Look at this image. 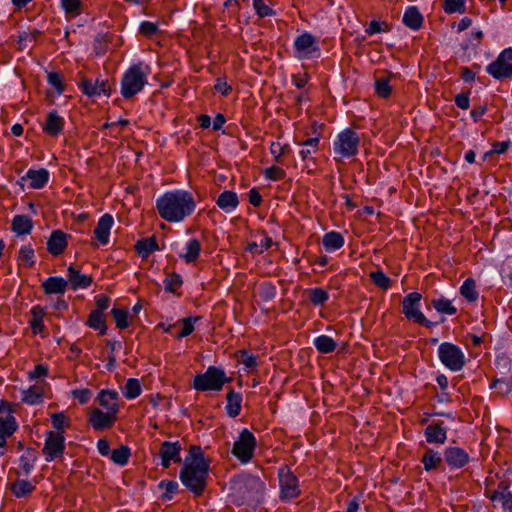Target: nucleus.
I'll use <instances>...</instances> for the list:
<instances>
[{
	"mask_svg": "<svg viewBox=\"0 0 512 512\" xmlns=\"http://www.w3.org/2000/svg\"><path fill=\"white\" fill-rule=\"evenodd\" d=\"M197 207L193 194L184 189L166 191L156 199V209L162 219L180 223L191 216Z\"/></svg>",
	"mask_w": 512,
	"mask_h": 512,
	"instance_id": "obj_1",
	"label": "nucleus"
},
{
	"mask_svg": "<svg viewBox=\"0 0 512 512\" xmlns=\"http://www.w3.org/2000/svg\"><path fill=\"white\" fill-rule=\"evenodd\" d=\"M228 498L247 512H256V476L246 472L233 476L229 481Z\"/></svg>",
	"mask_w": 512,
	"mask_h": 512,
	"instance_id": "obj_2",
	"label": "nucleus"
},
{
	"mask_svg": "<svg viewBox=\"0 0 512 512\" xmlns=\"http://www.w3.org/2000/svg\"><path fill=\"white\" fill-rule=\"evenodd\" d=\"M148 72L144 71V64L138 62L124 71L120 81V92L124 99H131L148 84Z\"/></svg>",
	"mask_w": 512,
	"mask_h": 512,
	"instance_id": "obj_3",
	"label": "nucleus"
},
{
	"mask_svg": "<svg viewBox=\"0 0 512 512\" xmlns=\"http://www.w3.org/2000/svg\"><path fill=\"white\" fill-rule=\"evenodd\" d=\"M222 367L210 365L204 373H198L193 379V388L200 392L221 391L223 386L230 382Z\"/></svg>",
	"mask_w": 512,
	"mask_h": 512,
	"instance_id": "obj_4",
	"label": "nucleus"
},
{
	"mask_svg": "<svg viewBox=\"0 0 512 512\" xmlns=\"http://www.w3.org/2000/svg\"><path fill=\"white\" fill-rule=\"evenodd\" d=\"M210 469L201 468L199 466L182 465L179 471V479L182 485L191 492L195 497L204 494L207 487Z\"/></svg>",
	"mask_w": 512,
	"mask_h": 512,
	"instance_id": "obj_5",
	"label": "nucleus"
},
{
	"mask_svg": "<svg viewBox=\"0 0 512 512\" xmlns=\"http://www.w3.org/2000/svg\"><path fill=\"white\" fill-rule=\"evenodd\" d=\"M361 138L352 128H345L339 132L333 141L335 160L347 159L355 156L359 151Z\"/></svg>",
	"mask_w": 512,
	"mask_h": 512,
	"instance_id": "obj_6",
	"label": "nucleus"
},
{
	"mask_svg": "<svg viewBox=\"0 0 512 512\" xmlns=\"http://www.w3.org/2000/svg\"><path fill=\"white\" fill-rule=\"evenodd\" d=\"M256 438L248 429L243 428L233 443L232 455L243 465L248 464L254 456Z\"/></svg>",
	"mask_w": 512,
	"mask_h": 512,
	"instance_id": "obj_7",
	"label": "nucleus"
},
{
	"mask_svg": "<svg viewBox=\"0 0 512 512\" xmlns=\"http://www.w3.org/2000/svg\"><path fill=\"white\" fill-rule=\"evenodd\" d=\"M441 363L451 371L457 372L465 366L466 358L462 349L450 342H443L438 347Z\"/></svg>",
	"mask_w": 512,
	"mask_h": 512,
	"instance_id": "obj_8",
	"label": "nucleus"
},
{
	"mask_svg": "<svg viewBox=\"0 0 512 512\" xmlns=\"http://www.w3.org/2000/svg\"><path fill=\"white\" fill-rule=\"evenodd\" d=\"M422 295L418 292L407 294L402 300V313L409 321L430 328L433 323L426 318L420 309Z\"/></svg>",
	"mask_w": 512,
	"mask_h": 512,
	"instance_id": "obj_9",
	"label": "nucleus"
},
{
	"mask_svg": "<svg viewBox=\"0 0 512 512\" xmlns=\"http://www.w3.org/2000/svg\"><path fill=\"white\" fill-rule=\"evenodd\" d=\"M294 55L297 59H312L320 56L318 40L309 32L298 35L293 44Z\"/></svg>",
	"mask_w": 512,
	"mask_h": 512,
	"instance_id": "obj_10",
	"label": "nucleus"
},
{
	"mask_svg": "<svg viewBox=\"0 0 512 512\" xmlns=\"http://www.w3.org/2000/svg\"><path fill=\"white\" fill-rule=\"evenodd\" d=\"M280 499L289 501L301 494L298 478L289 467L282 465L278 470Z\"/></svg>",
	"mask_w": 512,
	"mask_h": 512,
	"instance_id": "obj_11",
	"label": "nucleus"
},
{
	"mask_svg": "<svg viewBox=\"0 0 512 512\" xmlns=\"http://www.w3.org/2000/svg\"><path fill=\"white\" fill-rule=\"evenodd\" d=\"M486 72L498 80L512 77V47L501 51L496 60L486 67Z\"/></svg>",
	"mask_w": 512,
	"mask_h": 512,
	"instance_id": "obj_12",
	"label": "nucleus"
},
{
	"mask_svg": "<svg viewBox=\"0 0 512 512\" xmlns=\"http://www.w3.org/2000/svg\"><path fill=\"white\" fill-rule=\"evenodd\" d=\"M81 92L91 99H98L102 96L109 97L112 93L108 80L97 78L95 81L88 78H82L78 83Z\"/></svg>",
	"mask_w": 512,
	"mask_h": 512,
	"instance_id": "obj_13",
	"label": "nucleus"
},
{
	"mask_svg": "<svg viewBox=\"0 0 512 512\" xmlns=\"http://www.w3.org/2000/svg\"><path fill=\"white\" fill-rule=\"evenodd\" d=\"M118 413L111 408V411H103L99 408H93L88 414L89 425L97 432H103L111 429L116 420Z\"/></svg>",
	"mask_w": 512,
	"mask_h": 512,
	"instance_id": "obj_14",
	"label": "nucleus"
},
{
	"mask_svg": "<svg viewBox=\"0 0 512 512\" xmlns=\"http://www.w3.org/2000/svg\"><path fill=\"white\" fill-rule=\"evenodd\" d=\"M65 441V436L61 433H54L52 431L47 433L43 448V454L47 462H52L63 455L65 451Z\"/></svg>",
	"mask_w": 512,
	"mask_h": 512,
	"instance_id": "obj_15",
	"label": "nucleus"
},
{
	"mask_svg": "<svg viewBox=\"0 0 512 512\" xmlns=\"http://www.w3.org/2000/svg\"><path fill=\"white\" fill-rule=\"evenodd\" d=\"M182 445L179 441H163L159 450L160 465L167 469L171 463H181Z\"/></svg>",
	"mask_w": 512,
	"mask_h": 512,
	"instance_id": "obj_16",
	"label": "nucleus"
},
{
	"mask_svg": "<svg viewBox=\"0 0 512 512\" xmlns=\"http://www.w3.org/2000/svg\"><path fill=\"white\" fill-rule=\"evenodd\" d=\"M72 236L60 229L52 230L47 239V251L53 256L61 255L68 247V241Z\"/></svg>",
	"mask_w": 512,
	"mask_h": 512,
	"instance_id": "obj_17",
	"label": "nucleus"
},
{
	"mask_svg": "<svg viewBox=\"0 0 512 512\" xmlns=\"http://www.w3.org/2000/svg\"><path fill=\"white\" fill-rule=\"evenodd\" d=\"M444 460L451 469H460L469 463L470 456L460 447H447L444 451Z\"/></svg>",
	"mask_w": 512,
	"mask_h": 512,
	"instance_id": "obj_18",
	"label": "nucleus"
},
{
	"mask_svg": "<svg viewBox=\"0 0 512 512\" xmlns=\"http://www.w3.org/2000/svg\"><path fill=\"white\" fill-rule=\"evenodd\" d=\"M114 225V218L111 214H103L97 222L94 236L101 246H106L110 241V232Z\"/></svg>",
	"mask_w": 512,
	"mask_h": 512,
	"instance_id": "obj_19",
	"label": "nucleus"
},
{
	"mask_svg": "<svg viewBox=\"0 0 512 512\" xmlns=\"http://www.w3.org/2000/svg\"><path fill=\"white\" fill-rule=\"evenodd\" d=\"M41 286L47 296H64L69 287V282L62 276H49L42 282Z\"/></svg>",
	"mask_w": 512,
	"mask_h": 512,
	"instance_id": "obj_20",
	"label": "nucleus"
},
{
	"mask_svg": "<svg viewBox=\"0 0 512 512\" xmlns=\"http://www.w3.org/2000/svg\"><path fill=\"white\" fill-rule=\"evenodd\" d=\"M486 495L494 503L500 504L504 510L512 511V491L507 483L501 482L496 490L489 494L486 492Z\"/></svg>",
	"mask_w": 512,
	"mask_h": 512,
	"instance_id": "obj_21",
	"label": "nucleus"
},
{
	"mask_svg": "<svg viewBox=\"0 0 512 512\" xmlns=\"http://www.w3.org/2000/svg\"><path fill=\"white\" fill-rule=\"evenodd\" d=\"M73 291L87 289L92 284V277L82 274L74 265L67 268V279Z\"/></svg>",
	"mask_w": 512,
	"mask_h": 512,
	"instance_id": "obj_22",
	"label": "nucleus"
},
{
	"mask_svg": "<svg viewBox=\"0 0 512 512\" xmlns=\"http://www.w3.org/2000/svg\"><path fill=\"white\" fill-rule=\"evenodd\" d=\"M49 171L46 168L32 169L30 168L21 180H29V187L32 189H41L49 181Z\"/></svg>",
	"mask_w": 512,
	"mask_h": 512,
	"instance_id": "obj_23",
	"label": "nucleus"
},
{
	"mask_svg": "<svg viewBox=\"0 0 512 512\" xmlns=\"http://www.w3.org/2000/svg\"><path fill=\"white\" fill-rule=\"evenodd\" d=\"M65 125V120L61 117L56 110H52L48 113L46 122L43 125V131L52 136L57 137L62 133Z\"/></svg>",
	"mask_w": 512,
	"mask_h": 512,
	"instance_id": "obj_24",
	"label": "nucleus"
},
{
	"mask_svg": "<svg viewBox=\"0 0 512 512\" xmlns=\"http://www.w3.org/2000/svg\"><path fill=\"white\" fill-rule=\"evenodd\" d=\"M424 435L430 444H444L447 440V428L442 423H431L425 428Z\"/></svg>",
	"mask_w": 512,
	"mask_h": 512,
	"instance_id": "obj_25",
	"label": "nucleus"
},
{
	"mask_svg": "<svg viewBox=\"0 0 512 512\" xmlns=\"http://www.w3.org/2000/svg\"><path fill=\"white\" fill-rule=\"evenodd\" d=\"M202 246L197 238H190L184 245L183 251L178 253L180 259L187 264L194 263L200 256Z\"/></svg>",
	"mask_w": 512,
	"mask_h": 512,
	"instance_id": "obj_26",
	"label": "nucleus"
},
{
	"mask_svg": "<svg viewBox=\"0 0 512 512\" xmlns=\"http://www.w3.org/2000/svg\"><path fill=\"white\" fill-rule=\"evenodd\" d=\"M17 429L18 423L13 415L9 414L5 419L0 418V450L6 446V439ZM4 453V451H0V456H3Z\"/></svg>",
	"mask_w": 512,
	"mask_h": 512,
	"instance_id": "obj_27",
	"label": "nucleus"
},
{
	"mask_svg": "<svg viewBox=\"0 0 512 512\" xmlns=\"http://www.w3.org/2000/svg\"><path fill=\"white\" fill-rule=\"evenodd\" d=\"M118 398V392L110 389H102L97 395V401L101 407L106 411H111L112 408L116 413H119L120 410V406L117 402Z\"/></svg>",
	"mask_w": 512,
	"mask_h": 512,
	"instance_id": "obj_28",
	"label": "nucleus"
},
{
	"mask_svg": "<svg viewBox=\"0 0 512 512\" xmlns=\"http://www.w3.org/2000/svg\"><path fill=\"white\" fill-rule=\"evenodd\" d=\"M184 466H199L201 468L210 469V464L205 458L204 453L200 446H191L188 455L183 461Z\"/></svg>",
	"mask_w": 512,
	"mask_h": 512,
	"instance_id": "obj_29",
	"label": "nucleus"
},
{
	"mask_svg": "<svg viewBox=\"0 0 512 512\" xmlns=\"http://www.w3.org/2000/svg\"><path fill=\"white\" fill-rule=\"evenodd\" d=\"M217 206L226 213L233 212L239 204L238 196L235 192L225 190L218 196L216 200Z\"/></svg>",
	"mask_w": 512,
	"mask_h": 512,
	"instance_id": "obj_30",
	"label": "nucleus"
},
{
	"mask_svg": "<svg viewBox=\"0 0 512 512\" xmlns=\"http://www.w3.org/2000/svg\"><path fill=\"white\" fill-rule=\"evenodd\" d=\"M159 250L156 238H141L135 243V251L142 259H147L153 252Z\"/></svg>",
	"mask_w": 512,
	"mask_h": 512,
	"instance_id": "obj_31",
	"label": "nucleus"
},
{
	"mask_svg": "<svg viewBox=\"0 0 512 512\" xmlns=\"http://www.w3.org/2000/svg\"><path fill=\"white\" fill-rule=\"evenodd\" d=\"M37 483L38 481L35 479L34 483L26 479H17L10 484V490L16 498H25L35 490V484Z\"/></svg>",
	"mask_w": 512,
	"mask_h": 512,
	"instance_id": "obj_32",
	"label": "nucleus"
},
{
	"mask_svg": "<svg viewBox=\"0 0 512 512\" xmlns=\"http://www.w3.org/2000/svg\"><path fill=\"white\" fill-rule=\"evenodd\" d=\"M33 230V221L27 215H15L12 219V231L18 236L28 235Z\"/></svg>",
	"mask_w": 512,
	"mask_h": 512,
	"instance_id": "obj_33",
	"label": "nucleus"
},
{
	"mask_svg": "<svg viewBox=\"0 0 512 512\" xmlns=\"http://www.w3.org/2000/svg\"><path fill=\"white\" fill-rule=\"evenodd\" d=\"M403 23L412 30H418L423 24V16L415 6H409L403 15Z\"/></svg>",
	"mask_w": 512,
	"mask_h": 512,
	"instance_id": "obj_34",
	"label": "nucleus"
},
{
	"mask_svg": "<svg viewBox=\"0 0 512 512\" xmlns=\"http://www.w3.org/2000/svg\"><path fill=\"white\" fill-rule=\"evenodd\" d=\"M21 400L27 405H39L44 401L43 391L36 385L30 386L21 391Z\"/></svg>",
	"mask_w": 512,
	"mask_h": 512,
	"instance_id": "obj_35",
	"label": "nucleus"
},
{
	"mask_svg": "<svg viewBox=\"0 0 512 512\" xmlns=\"http://www.w3.org/2000/svg\"><path fill=\"white\" fill-rule=\"evenodd\" d=\"M85 325L98 332L99 335H106L108 328L106 325L105 314L91 311Z\"/></svg>",
	"mask_w": 512,
	"mask_h": 512,
	"instance_id": "obj_36",
	"label": "nucleus"
},
{
	"mask_svg": "<svg viewBox=\"0 0 512 512\" xmlns=\"http://www.w3.org/2000/svg\"><path fill=\"white\" fill-rule=\"evenodd\" d=\"M320 138V133H317L314 137H310L302 142H296L298 145L302 146V149L299 152L302 160H306L318 151Z\"/></svg>",
	"mask_w": 512,
	"mask_h": 512,
	"instance_id": "obj_37",
	"label": "nucleus"
},
{
	"mask_svg": "<svg viewBox=\"0 0 512 512\" xmlns=\"http://www.w3.org/2000/svg\"><path fill=\"white\" fill-rule=\"evenodd\" d=\"M344 242V237L339 232L335 231L326 233L322 239L323 247L327 252H334L342 248Z\"/></svg>",
	"mask_w": 512,
	"mask_h": 512,
	"instance_id": "obj_38",
	"label": "nucleus"
},
{
	"mask_svg": "<svg viewBox=\"0 0 512 512\" xmlns=\"http://www.w3.org/2000/svg\"><path fill=\"white\" fill-rule=\"evenodd\" d=\"M442 460L441 453L431 448L427 449L421 458V462L426 471L437 469L442 463Z\"/></svg>",
	"mask_w": 512,
	"mask_h": 512,
	"instance_id": "obj_39",
	"label": "nucleus"
},
{
	"mask_svg": "<svg viewBox=\"0 0 512 512\" xmlns=\"http://www.w3.org/2000/svg\"><path fill=\"white\" fill-rule=\"evenodd\" d=\"M241 403L242 395L231 390L227 394V404L225 407L227 414L232 418L237 417L241 411Z\"/></svg>",
	"mask_w": 512,
	"mask_h": 512,
	"instance_id": "obj_40",
	"label": "nucleus"
},
{
	"mask_svg": "<svg viewBox=\"0 0 512 512\" xmlns=\"http://www.w3.org/2000/svg\"><path fill=\"white\" fill-rule=\"evenodd\" d=\"M313 345L322 354L332 353L337 347L335 340L324 334L314 338Z\"/></svg>",
	"mask_w": 512,
	"mask_h": 512,
	"instance_id": "obj_41",
	"label": "nucleus"
},
{
	"mask_svg": "<svg viewBox=\"0 0 512 512\" xmlns=\"http://www.w3.org/2000/svg\"><path fill=\"white\" fill-rule=\"evenodd\" d=\"M431 305L440 314L455 315L457 313V308L452 301L443 296L432 299Z\"/></svg>",
	"mask_w": 512,
	"mask_h": 512,
	"instance_id": "obj_42",
	"label": "nucleus"
},
{
	"mask_svg": "<svg viewBox=\"0 0 512 512\" xmlns=\"http://www.w3.org/2000/svg\"><path fill=\"white\" fill-rule=\"evenodd\" d=\"M131 456V449L127 445H121L119 448L114 449L109 458L110 460L121 467L125 466L129 462Z\"/></svg>",
	"mask_w": 512,
	"mask_h": 512,
	"instance_id": "obj_43",
	"label": "nucleus"
},
{
	"mask_svg": "<svg viewBox=\"0 0 512 512\" xmlns=\"http://www.w3.org/2000/svg\"><path fill=\"white\" fill-rule=\"evenodd\" d=\"M123 395L127 400H134L142 393L141 383L136 378H129L124 386Z\"/></svg>",
	"mask_w": 512,
	"mask_h": 512,
	"instance_id": "obj_44",
	"label": "nucleus"
},
{
	"mask_svg": "<svg viewBox=\"0 0 512 512\" xmlns=\"http://www.w3.org/2000/svg\"><path fill=\"white\" fill-rule=\"evenodd\" d=\"M460 294L468 301L475 302L478 299L476 282L472 278H467L460 287Z\"/></svg>",
	"mask_w": 512,
	"mask_h": 512,
	"instance_id": "obj_45",
	"label": "nucleus"
},
{
	"mask_svg": "<svg viewBox=\"0 0 512 512\" xmlns=\"http://www.w3.org/2000/svg\"><path fill=\"white\" fill-rule=\"evenodd\" d=\"M158 488L165 490L161 495V499L166 502L173 500L174 495L179 491V484L174 480H161Z\"/></svg>",
	"mask_w": 512,
	"mask_h": 512,
	"instance_id": "obj_46",
	"label": "nucleus"
},
{
	"mask_svg": "<svg viewBox=\"0 0 512 512\" xmlns=\"http://www.w3.org/2000/svg\"><path fill=\"white\" fill-rule=\"evenodd\" d=\"M200 320L198 316H188L179 320L182 330L175 336L177 339L185 338L191 335L195 329V324Z\"/></svg>",
	"mask_w": 512,
	"mask_h": 512,
	"instance_id": "obj_47",
	"label": "nucleus"
},
{
	"mask_svg": "<svg viewBox=\"0 0 512 512\" xmlns=\"http://www.w3.org/2000/svg\"><path fill=\"white\" fill-rule=\"evenodd\" d=\"M164 290L168 293H175L183 285V278L179 273H168L163 280Z\"/></svg>",
	"mask_w": 512,
	"mask_h": 512,
	"instance_id": "obj_48",
	"label": "nucleus"
},
{
	"mask_svg": "<svg viewBox=\"0 0 512 512\" xmlns=\"http://www.w3.org/2000/svg\"><path fill=\"white\" fill-rule=\"evenodd\" d=\"M60 7L66 15L76 17L82 13L83 4L81 0H60Z\"/></svg>",
	"mask_w": 512,
	"mask_h": 512,
	"instance_id": "obj_49",
	"label": "nucleus"
},
{
	"mask_svg": "<svg viewBox=\"0 0 512 512\" xmlns=\"http://www.w3.org/2000/svg\"><path fill=\"white\" fill-rule=\"evenodd\" d=\"M51 423L56 433H61L62 435H64L65 428L69 427L71 424L69 418L63 411L53 413L51 415Z\"/></svg>",
	"mask_w": 512,
	"mask_h": 512,
	"instance_id": "obj_50",
	"label": "nucleus"
},
{
	"mask_svg": "<svg viewBox=\"0 0 512 512\" xmlns=\"http://www.w3.org/2000/svg\"><path fill=\"white\" fill-rule=\"evenodd\" d=\"M111 314L115 320L117 328L126 329L129 326V313L126 309L114 307L111 309Z\"/></svg>",
	"mask_w": 512,
	"mask_h": 512,
	"instance_id": "obj_51",
	"label": "nucleus"
},
{
	"mask_svg": "<svg viewBox=\"0 0 512 512\" xmlns=\"http://www.w3.org/2000/svg\"><path fill=\"white\" fill-rule=\"evenodd\" d=\"M47 82L52 86L58 95H62L65 92V85L61 73L56 71H50L47 73Z\"/></svg>",
	"mask_w": 512,
	"mask_h": 512,
	"instance_id": "obj_52",
	"label": "nucleus"
},
{
	"mask_svg": "<svg viewBox=\"0 0 512 512\" xmlns=\"http://www.w3.org/2000/svg\"><path fill=\"white\" fill-rule=\"evenodd\" d=\"M18 257H19V259L24 260L28 267H32L36 263L35 251L30 244L22 245L20 247Z\"/></svg>",
	"mask_w": 512,
	"mask_h": 512,
	"instance_id": "obj_53",
	"label": "nucleus"
},
{
	"mask_svg": "<svg viewBox=\"0 0 512 512\" xmlns=\"http://www.w3.org/2000/svg\"><path fill=\"white\" fill-rule=\"evenodd\" d=\"M372 282L379 288L387 290L391 286V280L381 270H377L370 273Z\"/></svg>",
	"mask_w": 512,
	"mask_h": 512,
	"instance_id": "obj_54",
	"label": "nucleus"
},
{
	"mask_svg": "<svg viewBox=\"0 0 512 512\" xmlns=\"http://www.w3.org/2000/svg\"><path fill=\"white\" fill-rule=\"evenodd\" d=\"M309 299L312 304L319 306L323 305L329 299V295L327 291L322 288H312L309 291Z\"/></svg>",
	"mask_w": 512,
	"mask_h": 512,
	"instance_id": "obj_55",
	"label": "nucleus"
},
{
	"mask_svg": "<svg viewBox=\"0 0 512 512\" xmlns=\"http://www.w3.org/2000/svg\"><path fill=\"white\" fill-rule=\"evenodd\" d=\"M70 397L78 400L79 404L85 405L90 401L92 391L88 388H76L70 391Z\"/></svg>",
	"mask_w": 512,
	"mask_h": 512,
	"instance_id": "obj_56",
	"label": "nucleus"
},
{
	"mask_svg": "<svg viewBox=\"0 0 512 512\" xmlns=\"http://www.w3.org/2000/svg\"><path fill=\"white\" fill-rule=\"evenodd\" d=\"M139 33L144 35L145 37H152L159 32V27L157 23L151 21H142L139 24Z\"/></svg>",
	"mask_w": 512,
	"mask_h": 512,
	"instance_id": "obj_57",
	"label": "nucleus"
},
{
	"mask_svg": "<svg viewBox=\"0 0 512 512\" xmlns=\"http://www.w3.org/2000/svg\"><path fill=\"white\" fill-rule=\"evenodd\" d=\"M263 174L267 180L280 181L285 178V171L278 166H271L263 171Z\"/></svg>",
	"mask_w": 512,
	"mask_h": 512,
	"instance_id": "obj_58",
	"label": "nucleus"
},
{
	"mask_svg": "<svg viewBox=\"0 0 512 512\" xmlns=\"http://www.w3.org/2000/svg\"><path fill=\"white\" fill-rule=\"evenodd\" d=\"M375 92L382 98H387L391 94V86L388 79H377L375 81Z\"/></svg>",
	"mask_w": 512,
	"mask_h": 512,
	"instance_id": "obj_59",
	"label": "nucleus"
},
{
	"mask_svg": "<svg viewBox=\"0 0 512 512\" xmlns=\"http://www.w3.org/2000/svg\"><path fill=\"white\" fill-rule=\"evenodd\" d=\"M96 308L93 309L95 312L105 314L111 303V298L105 294H98L94 297Z\"/></svg>",
	"mask_w": 512,
	"mask_h": 512,
	"instance_id": "obj_60",
	"label": "nucleus"
},
{
	"mask_svg": "<svg viewBox=\"0 0 512 512\" xmlns=\"http://www.w3.org/2000/svg\"><path fill=\"white\" fill-rule=\"evenodd\" d=\"M269 148L275 160H279L282 155L289 151V145L281 143L279 138L277 141L270 142Z\"/></svg>",
	"mask_w": 512,
	"mask_h": 512,
	"instance_id": "obj_61",
	"label": "nucleus"
},
{
	"mask_svg": "<svg viewBox=\"0 0 512 512\" xmlns=\"http://www.w3.org/2000/svg\"><path fill=\"white\" fill-rule=\"evenodd\" d=\"M443 8L444 11L449 14L463 12L465 9V2L463 0H445Z\"/></svg>",
	"mask_w": 512,
	"mask_h": 512,
	"instance_id": "obj_62",
	"label": "nucleus"
},
{
	"mask_svg": "<svg viewBox=\"0 0 512 512\" xmlns=\"http://www.w3.org/2000/svg\"><path fill=\"white\" fill-rule=\"evenodd\" d=\"M260 296L265 300L269 301L276 295V287L269 281H264L260 285Z\"/></svg>",
	"mask_w": 512,
	"mask_h": 512,
	"instance_id": "obj_63",
	"label": "nucleus"
},
{
	"mask_svg": "<svg viewBox=\"0 0 512 512\" xmlns=\"http://www.w3.org/2000/svg\"><path fill=\"white\" fill-rule=\"evenodd\" d=\"M49 368L46 364H37L32 371L28 373V380L34 381L38 378L46 377L48 376Z\"/></svg>",
	"mask_w": 512,
	"mask_h": 512,
	"instance_id": "obj_64",
	"label": "nucleus"
}]
</instances>
